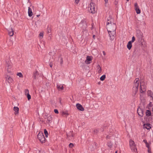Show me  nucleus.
Returning <instances> with one entry per match:
<instances>
[{"label": "nucleus", "mask_w": 153, "mask_h": 153, "mask_svg": "<svg viewBox=\"0 0 153 153\" xmlns=\"http://www.w3.org/2000/svg\"><path fill=\"white\" fill-rule=\"evenodd\" d=\"M106 27L108 31H113L114 29V31H116V26L115 24L113 22L112 19H108L106 22Z\"/></svg>", "instance_id": "obj_1"}, {"label": "nucleus", "mask_w": 153, "mask_h": 153, "mask_svg": "<svg viewBox=\"0 0 153 153\" xmlns=\"http://www.w3.org/2000/svg\"><path fill=\"white\" fill-rule=\"evenodd\" d=\"M38 138L41 143H45V138L42 132H40L38 134Z\"/></svg>", "instance_id": "obj_2"}, {"label": "nucleus", "mask_w": 153, "mask_h": 153, "mask_svg": "<svg viewBox=\"0 0 153 153\" xmlns=\"http://www.w3.org/2000/svg\"><path fill=\"white\" fill-rule=\"evenodd\" d=\"M94 3L91 2L90 4V6L88 7V10L91 13H94L95 12V8L94 7Z\"/></svg>", "instance_id": "obj_3"}, {"label": "nucleus", "mask_w": 153, "mask_h": 153, "mask_svg": "<svg viewBox=\"0 0 153 153\" xmlns=\"http://www.w3.org/2000/svg\"><path fill=\"white\" fill-rule=\"evenodd\" d=\"M113 31H108L109 37L111 38H113L116 37V31H114V29Z\"/></svg>", "instance_id": "obj_4"}, {"label": "nucleus", "mask_w": 153, "mask_h": 153, "mask_svg": "<svg viewBox=\"0 0 153 153\" xmlns=\"http://www.w3.org/2000/svg\"><path fill=\"white\" fill-rule=\"evenodd\" d=\"M139 78H136L135 80V82L134 85V88H135V90L136 92L138 90V88L139 85Z\"/></svg>", "instance_id": "obj_5"}, {"label": "nucleus", "mask_w": 153, "mask_h": 153, "mask_svg": "<svg viewBox=\"0 0 153 153\" xmlns=\"http://www.w3.org/2000/svg\"><path fill=\"white\" fill-rule=\"evenodd\" d=\"M135 39H132L131 41H129L127 45V48L129 49L130 50L132 47V43L135 41Z\"/></svg>", "instance_id": "obj_6"}, {"label": "nucleus", "mask_w": 153, "mask_h": 153, "mask_svg": "<svg viewBox=\"0 0 153 153\" xmlns=\"http://www.w3.org/2000/svg\"><path fill=\"white\" fill-rule=\"evenodd\" d=\"M143 110L141 108H138L137 110V112L138 114L141 117H143Z\"/></svg>", "instance_id": "obj_7"}, {"label": "nucleus", "mask_w": 153, "mask_h": 153, "mask_svg": "<svg viewBox=\"0 0 153 153\" xmlns=\"http://www.w3.org/2000/svg\"><path fill=\"white\" fill-rule=\"evenodd\" d=\"M25 94L27 96L28 100L31 99V96L29 94V91L27 89H25Z\"/></svg>", "instance_id": "obj_8"}, {"label": "nucleus", "mask_w": 153, "mask_h": 153, "mask_svg": "<svg viewBox=\"0 0 153 153\" xmlns=\"http://www.w3.org/2000/svg\"><path fill=\"white\" fill-rule=\"evenodd\" d=\"M76 106L78 110L82 111H84V108L81 104L79 103H77L76 104Z\"/></svg>", "instance_id": "obj_9"}, {"label": "nucleus", "mask_w": 153, "mask_h": 153, "mask_svg": "<svg viewBox=\"0 0 153 153\" xmlns=\"http://www.w3.org/2000/svg\"><path fill=\"white\" fill-rule=\"evenodd\" d=\"M13 110L15 111L14 114L16 115H18L19 113V108L15 106L13 108Z\"/></svg>", "instance_id": "obj_10"}, {"label": "nucleus", "mask_w": 153, "mask_h": 153, "mask_svg": "<svg viewBox=\"0 0 153 153\" xmlns=\"http://www.w3.org/2000/svg\"><path fill=\"white\" fill-rule=\"evenodd\" d=\"M92 59V57L90 56H88L86 57V59L85 61V62L86 64H88L90 63L89 61H91Z\"/></svg>", "instance_id": "obj_11"}, {"label": "nucleus", "mask_w": 153, "mask_h": 153, "mask_svg": "<svg viewBox=\"0 0 153 153\" xmlns=\"http://www.w3.org/2000/svg\"><path fill=\"white\" fill-rule=\"evenodd\" d=\"M67 137L68 138L69 137H74V134L73 133V131H69L67 134Z\"/></svg>", "instance_id": "obj_12"}, {"label": "nucleus", "mask_w": 153, "mask_h": 153, "mask_svg": "<svg viewBox=\"0 0 153 153\" xmlns=\"http://www.w3.org/2000/svg\"><path fill=\"white\" fill-rule=\"evenodd\" d=\"M8 34L9 36H12L13 35V31L12 27L9 28L8 30Z\"/></svg>", "instance_id": "obj_13"}, {"label": "nucleus", "mask_w": 153, "mask_h": 153, "mask_svg": "<svg viewBox=\"0 0 153 153\" xmlns=\"http://www.w3.org/2000/svg\"><path fill=\"white\" fill-rule=\"evenodd\" d=\"M6 80L9 83L12 82L13 81V79L10 76H7L6 77Z\"/></svg>", "instance_id": "obj_14"}, {"label": "nucleus", "mask_w": 153, "mask_h": 153, "mask_svg": "<svg viewBox=\"0 0 153 153\" xmlns=\"http://www.w3.org/2000/svg\"><path fill=\"white\" fill-rule=\"evenodd\" d=\"M143 127L148 130L149 129L151 128V125L149 123L145 124L143 125Z\"/></svg>", "instance_id": "obj_15"}, {"label": "nucleus", "mask_w": 153, "mask_h": 153, "mask_svg": "<svg viewBox=\"0 0 153 153\" xmlns=\"http://www.w3.org/2000/svg\"><path fill=\"white\" fill-rule=\"evenodd\" d=\"M28 16L29 17H31L33 15V13L32 12V10L30 7H28Z\"/></svg>", "instance_id": "obj_16"}, {"label": "nucleus", "mask_w": 153, "mask_h": 153, "mask_svg": "<svg viewBox=\"0 0 153 153\" xmlns=\"http://www.w3.org/2000/svg\"><path fill=\"white\" fill-rule=\"evenodd\" d=\"M129 144L131 146H136V145L135 144L134 142L132 140H130L129 141Z\"/></svg>", "instance_id": "obj_17"}, {"label": "nucleus", "mask_w": 153, "mask_h": 153, "mask_svg": "<svg viewBox=\"0 0 153 153\" xmlns=\"http://www.w3.org/2000/svg\"><path fill=\"white\" fill-rule=\"evenodd\" d=\"M140 93H143L144 92V91L142 90V89L143 88V89H145V86H143V85H142V82L140 83Z\"/></svg>", "instance_id": "obj_18"}, {"label": "nucleus", "mask_w": 153, "mask_h": 153, "mask_svg": "<svg viewBox=\"0 0 153 153\" xmlns=\"http://www.w3.org/2000/svg\"><path fill=\"white\" fill-rule=\"evenodd\" d=\"M52 120V117L51 116H49L48 117V120L47 121V123L48 124L51 123V122Z\"/></svg>", "instance_id": "obj_19"}, {"label": "nucleus", "mask_w": 153, "mask_h": 153, "mask_svg": "<svg viewBox=\"0 0 153 153\" xmlns=\"http://www.w3.org/2000/svg\"><path fill=\"white\" fill-rule=\"evenodd\" d=\"M107 145L108 147L110 149H111L112 148L113 146V143L111 142L110 141L108 142V143Z\"/></svg>", "instance_id": "obj_20"}, {"label": "nucleus", "mask_w": 153, "mask_h": 153, "mask_svg": "<svg viewBox=\"0 0 153 153\" xmlns=\"http://www.w3.org/2000/svg\"><path fill=\"white\" fill-rule=\"evenodd\" d=\"M57 87L58 88V89L59 90H62L63 89V87L62 85L60 86L57 85Z\"/></svg>", "instance_id": "obj_21"}, {"label": "nucleus", "mask_w": 153, "mask_h": 153, "mask_svg": "<svg viewBox=\"0 0 153 153\" xmlns=\"http://www.w3.org/2000/svg\"><path fill=\"white\" fill-rule=\"evenodd\" d=\"M147 93L148 94V95L149 96H150L152 98V95H153V94L152 92V91L150 90H149L147 92Z\"/></svg>", "instance_id": "obj_22"}, {"label": "nucleus", "mask_w": 153, "mask_h": 153, "mask_svg": "<svg viewBox=\"0 0 153 153\" xmlns=\"http://www.w3.org/2000/svg\"><path fill=\"white\" fill-rule=\"evenodd\" d=\"M97 70H98V73L100 74L101 72V68L100 67V66L99 65H97Z\"/></svg>", "instance_id": "obj_23"}, {"label": "nucleus", "mask_w": 153, "mask_h": 153, "mask_svg": "<svg viewBox=\"0 0 153 153\" xmlns=\"http://www.w3.org/2000/svg\"><path fill=\"white\" fill-rule=\"evenodd\" d=\"M16 75L19 76L20 78H23V75L22 74L21 72H18L16 74Z\"/></svg>", "instance_id": "obj_24"}, {"label": "nucleus", "mask_w": 153, "mask_h": 153, "mask_svg": "<svg viewBox=\"0 0 153 153\" xmlns=\"http://www.w3.org/2000/svg\"><path fill=\"white\" fill-rule=\"evenodd\" d=\"M151 111L149 110H147L146 112V114L147 116H150L151 115Z\"/></svg>", "instance_id": "obj_25"}, {"label": "nucleus", "mask_w": 153, "mask_h": 153, "mask_svg": "<svg viewBox=\"0 0 153 153\" xmlns=\"http://www.w3.org/2000/svg\"><path fill=\"white\" fill-rule=\"evenodd\" d=\"M135 9L136 10V13L137 14L140 13V9H139V8H135Z\"/></svg>", "instance_id": "obj_26"}, {"label": "nucleus", "mask_w": 153, "mask_h": 153, "mask_svg": "<svg viewBox=\"0 0 153 153\" xmlns=\"http://www.w3.org/2000/svg\"><path fill=\"white\" fill-rule=\"evenodd\" d=\"M131 150H133L134 152L137 153V149L135 147H132L131 148Z\"/></svg>", "instance_id": "obj_27"}, {"label": "nucleus", "mask_w": 153, "mask_h": 153, "mask_svg": "<svg viewBox=\"0 0 153 153\" xmlns=\"http://www.w3.org/2000/svg\"><path fill=\"white\" fill-rule=\"evenodd\" d=\"M44 132L45 134L46 137H48V133L47 131V130L46 129H44Z\"/></svg>", "instance_id": "obj_28"}, {"label": "nucleus", "mask_w": 153, "mask_h": 153, "mask_svg": "<svg viewBox=\"0 0 153 153\" xmlns=\"http://www.w3.org/2000/svg\"><path fill=\"white\" fill-rule=\"evenodd\" d=\"M105 78V75H103L100 78V79L101 81L104 80Z\"/></svg>", "instance_id": "obj_29"}, {"label": "nucleus", "mask_w": 153, "mask_h": 153, "mask_svg": "<svg viewBox=\"0 0 153 153\" xmlns=\"http://www.w3.org/2000/svg\"><path fill=\"white\" fill-rule=\"evenodd\" d=\"M62 115H66L67 116H68L69 115V114L67 112H64V111H63V112H62Z\"/></svg>", "instance_id": "obj_30"}, {"label": "nucleus", "mask_w": 153, "mask_h": 153, "mask_svg": "<svg viewBox=\"0 0 153 153\" xmlns=\"http://www.w3.org/2000/svg\"><path fill=\"white\" fill-rule=\"evenodd\" d=\"M43 36V33L42 32H41L39 34V37L40 38H42Z\"/></svg>", "instance_id": "obj_31"}, {"label": "nucleus", "mask_w": 153, "mask_h": 153, "mask_svg": "<svg viewBox=\"0 0 153 153\" xmlns=\"http://www.w3.org/2000/svg\"><path fill=\"white\" fill-rule=\"evenodd\" d=\"M140 40H139L138 41L140 42H141V43H142V45H143V43L144 42V40H143V39H140Z\"/></svg>", "instance_id": "obj_32"}, {"label": "nucleus", "mask_w": 153, "mask_h": 153, "mask_svg": "<svg viewBox=\"0 0 153 153\" xmlns=\"http://www.w3.org/2000/svg\"><path fill=\"white\" fill-rule=\"evenodd\" d=\"M74 146V144L72 143H70L69 144V146L70 148H72Z\"/></svg>", "instance_id": "obj_33"}, {"label": "nucleus", "mask_w": 153, "mask_h": 153, "mask_svg": "<svg viewBox=\"0 0 153 153\" xmlns=\"http://www.w3.org/2000/svg\"><path fill=\"white\" fill-rule=\"evenodd\" d=\"M134 6H135V8H139V7L138 6V5H137V3H135L134 4Z\"/></svg>", "instance_id": "obj_34"}, {"label": "nucleus", "mask_w": 153, "mask_h": 153, "mask_svg": "<svg viewBox=\"0 0 153 153\" xmlns=\"http://www.w3.org/2000/svg\"><path fill=\"white\" fill-rule=\"evenodd\" d=\"M54 112L55 113L57 114H58L59 113L58 110L56 109H55L54 110Z\"/></svg>", "instance_id": "obj_35"}, {"label": "nucleus", "mask_w": 153, "mask_h": 153, "mask_svg": "<svg viewBox=\"0 0 153 153\" xmlns=\"http://www.w3.org/2000/svg\"><path fill=\"white\" fill-rule=\"evenodd\" d=\"M98 130L97 129H95L94 130V131H93V132H94V134H97V133L98 132Z\"/></svg>", "instance_id": "obj_36"}, {"label": "nucleus", "mask_w": 153, "mask_h": 153, "mask_svg": "<svg viewBox=\"0 0 153 153\" xmlns=\"http://www.w3.org/2000/svg\"><path fill=\"white\" fill-rule=\"evenodd\" d=\"M104 1H105V5H106L108 3V0H104Z\"/></svg>", "instance_id": "obj_37"}, {"label": "nucleus", "mask_w": 153, "mask_h": 153, "mask_svg": "<svg viewBox=\"0 0 153 153\" xmlns=\"http://www.w3.org/2000/svg\"><path fill=\"white\" fill-rule=\"evenodd\" d=\"M75 0V2L76 3V4H78L79 1V0Z\"/></svg>", "instance_id": "obj_38"}, {"label": "nucleus", "mask_w": 153, "mask_h": 153, "mask_svg": "<svg viewBox=\"0 0 153 153\" xmlns=\"http://www.w3.org/2000/svg\"><path fill=\"white\" fill-rule=\"evenodd\" d=\"M143 142H144L146 143V144H147V143H148L147 142L146 140H143Z\"/></svg>", "instance_id": "obj_39"}, {"label": "nucleus", "mask_w": 153, "mask_h": 153, "mask_svg": "<svg viewBox=\"0 0 153 153\" xmlns=\"http://www.w3.org/2000/svg\"><path fill=\"white\" fill-rule=\"evenodd\" d=\"M146 146L149 149V145L148 143H147V144H146Z\"/></svg>", "instance_id": "obj_40"}, {"label": "nucleus", "mask_w": 153, "mask_h": 153, "mask_svg": "<svg viewBox=\"0 0 153 153\" xmlns=\"http://www.w3.org/2000/svg\"><path fill=\"white\" fill-rule=\"evenodd\" d=\"M110 137L109 136V135H107L106 137V138L107 139H109Z\"/></svg>", "instance_id": "obj_41"}, {"label": "nucleus", "mask_w": 153, "mask_h": 153, "mask_svg": "<svg viewBox=\"0 0 153 153\" xmlns=\"http://www.w3.org/2000/svg\"><path fill=\"white\" fill-rule=\"evenodd\" d=\"M148 151L149 153H151V150L150 149H148Z\"/></svg>", "instance_id": "obj_42"}, {"label": "nucleus", "mask_w": 153, "mask_h": 153, "mask_svg": "<svg viewBox=\"0 0 153 153\" xmlns=\"http://www.w3.org/2000/svg\"><path fill=\"white\" fill-rule=\"evenodd\" d=\"M93 38H94L95 37H97L95 35H94L93 36Z\"/></svg>", "instance_id": "obj_43"}, {"label": "nucleus", "mask_w": 153, "mask_h": 153, "mask_svg": "<svg viewBox=\"0 0 153 153\" xmlns=\"http://www.w3.org/2000/svg\"><path fill=\"white\" fill-rule=\"evenodd\" d=\"M140 98L141 100L143 99V98L142 96L141 95H140Z\"/></svg>", "instance_id": "obj_44"}, {"label": "nucleus", "mask_w": 153, "mask_h": 153, "mask_svg": "<svg viewBox=\"0 0 153 153\" xmlns=\"http://www.w3.org/2000/svg\"><path fill=\"white\" fill-rule=\"evenodd\" d=\"M50 67H51L52 68V67L53 65H52V64L50 63Z\"/></svg>", "instance_id": "obj_45"}, {"label": "nucleus", "mask_w": 153, "mask_h": 153, "mask_svg": "<svg viewBox=\"0 0 153 153\" xmlns=\"http://www.w3.org/2000/svg\"><path fill=\"white\" fill-rule=\"evenodd\" d=\"M39 16H40V15H36V16L37 17H39Z\"/></svg>", "instance_id": "obj_46"}, {"label": "nucleus", "mask_w": 153, "mask_h": 153, "mask_svg": "<svg viewBox=\"0 0 153 153\" xmlns=\"http://www.w3.org/2000/svg\"><path fill=\"white\" fill-rule=\"evenodd\" d=\"M103 54H104V55H105V52H104V51H103Z\"/></svg>", "instance_id": "obj_47"}, {"label": "nucleus", "mask_w": 153, "mask_h": 153, "mask_svg": "<svg viewBox=\"0 0 153 153\" xmlns=\"http://www.w3.org/2000/svg\"><path fill=\"white\" fill-rule=\"evenodd\" d=\"M38 72L37 71H36V74H37L38 73Z\"/></svg>", "instance_id": "obj_48"}, {"label": "nucleus", "mask_w": 153, "mask_h": 153, "mask_svg": "<svg viewBox=\"0 0 153 153\" xmlns=\"http://www.w3.org/2000/svg\"><path fill=\"white\" fill-rule=\"evenodd\" d=\"M115 153H117V151H116L115 152Z\"/></svg>", "instance_id": "obj_49"}, {"label": "nucleus", "mask_w": 153, "mask_h": 153, "mask_svg": "<svg viewBox=\"0 0 153 153\" xmlns=\"http://www.w3.org/2000/svg\"><path fill=\"white\" fill-rule=\"evenodd\" d=\"M132 38H134V36H133V37H132Z\"/></svg>", "instance_id": "obj_50"}, {"label": "nucleus", "mask_w": 153, "mask_h": 153, "mask_svg": "<svg viewBox=\"0 0 153 153\" xmlns=\"http://www.w3.org/2000/svg\"><path fill=\"white\" fill-rule=\"evenodd\" d=\"M36 75H35V76H34V78H35V79H36Z\"/></svg>", "instance_id": "obj_51"}, {"label": "nucleus", "mask_w": 153, "mask_h": 153, "mask_svg": "<svg viewBox=\"0 0 153 153\" xmlns=\"http://www.w3.org/2000/svg\"><path fill=\"white\" fill-rule=\"evenodd\" d=\"M62 62H61V63L62 64Z\"/></svg>", "instance_id": "obj_52"}, {"label": "nucleus", "mask_w": 153, "mask_h": 153, "mask_svg": "<svg viewBox=\"0 0 153 153\" xmlns=\"http://www.w3.org/2000/svg\"><path fill=\"white\" fill-rule=\"evenodd\" d=\"M144 24L145 25V24H146L145 22H144Z\"/></svg>", "instance_id": "obj_53"}, {"label": "nucleus", "mask_w": 153, "mask_h": 153, "mask_svg": "<svg viewBox=\"0 0 153 153\" xmlns=\"http://www.w3.org/2000/svg\"><path fill=\"white\" fill-rule=\"evenodd\" d=\"M117 3H117H116L115 4H116Z\"/></svg>", "instance_id": "obj_54"}, {"label": "nucleus", "mask_w": 153, "mask_h": 153, "mask_svg": "<svg viewBox=\"0 0 153 153\" xmlns=\"http://www.w3.org/2000/svg\"><path fill=\"white\" fill-rule=\"evenodd\" d=\"M127 0V1H129V0Z\"/></svg>", "instance_id": "obj_55"}, {"label": "nucleus", "mask_w": 153, "mask_h": 153, "mask_svg": "<svg viewBox=\"0 0 153 153\" xmlns=\"http://www.w3.org/2000/svg\"><path fill=\"white\" fill-rule=\"evenodd\" d=\"M152 109H153V108H152Z\"/></svg>", "instance_id": "obj_56"}]
</instances>
